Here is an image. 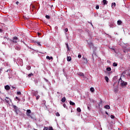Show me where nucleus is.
I'll use <instances>...</instances> for the list:
<instances>
[{
  "mask_svg": "<svg viewBox=\"0 0 130 130\" xmlns=\"http://www.w3.org/2000/svg\"><path fill=\"white\" fill-rule=\"evenodd\" d=\"M13 108L15 109V112L16 113V115H18V114L19 115H22V112L18 109V107L17 106L14 105Z\"/></svg>",
  "mask_w": 130,
  "mask_h": 130,
  "instance_id": "nucleus-1",
  "label": "nucleus"
},
{
  "mask_svg": "<svg viewBox=\"0 0 130 130\" xmlns=\"http://www.w3.org/2000/svg\"><path fill=\"white\" fill-rule=\"evenodd\" d=\"M119 84L120 83L121 86H126V82H125L124 81L121 80V78H120L119 79Z\"/></svg>",
  "mask_w": 130,
  "mask_h": 130,
  "instance_id": "nucleus-2",
  "label": "nucleus"
},
{
  "mask_svg": "<svg viewBox=\"0 0 130 130\" xmlns=\"http://www.w3.org/2000/svg\"><path fill=\"white\" fill-rule=\"evenodd\" d=\"M18 39H19L18 38V37H14L13 39H12V41L13 42H14V43H17V40H18Z\"/></svg>",
  "mask_w": 130,
  "mask_h": 130,
  "instance_id": "nucleus-3",
  "label": "nucleus"
},
{
  "mask_svg": "<svg viewBox=\"0 0 130 130\" xmlns=\"http://www.w3.org/2000/svg\"><path fill=\"white\" fill-rule=\"evenodd\" d=\"M30 113H31V110H26V114L27 116H31L30 115Z\"/></svg>",
  "mask_w": 130,
  "mask_h": 130,
  "instance_id": "nucleus-4",
  "label": "nucleus"
},
{
  "mask_svg": "<svg viewBox=\"0 0 130 130\" xmlns=\"http://www.w3.org/2000/svg\"><path fill=\"white\" fill-rule=\"evenodd\" d=\"M5 101L6 102H7V103H8V104H10V99L9 98L6 97L5 99Z\"/></svg>",
  "mask_w": 130,
  "mask_h": 130,
  "instance_id": "nucleus-5",
  "label": "nucleus"
},
{
  "mask_svg": "<svg viewBox=\"0 0 130 130\" xmlns=\"http://www.w3.org/2000/svg\"><path fill=\"white\" fill-rule=\"evenodd\" d=\"M78 76H80V77H85V75H84V73L82 72H80L78 73Z\"/></svg>",
  "mask_w": 130,
  "mask_h": 130,
  "instance_id": "nucleus-6",
  "label": "nucleus"
},
{
  "mask_svg": "<svg viewBox=\"0 0 130 130\" xmlns=\"http://www.w3.org/2000/svg\"><path fill=\"white\" fill-rule=\"evenodd\" d=\"M5 89L6 90H10V89H11V87H10V86H9V85H6L5 86Z\"/></svg>",
  "mask_w": 130,
  "mask_h": 130,
  "instance_id": "nucleus-7",
  "label": "nucleus"
},
{
  "mask_svg": "<svg viewBox=\"0 0 130 130\" xmlns=\"http://www.w3.org/2000/svg\"><path fill=\"white\" fill-rule=\"evenodd\" d=\"M88 44L89 45V46H90V47H93V46H94V44L91 42L88 43Z\"/></svg>",
  "mask_w": 130,
  "mask_h": 130,
  "instance_id": "nucleus-8",
  "label": "nucleus"
},
{
  "mask_svg": "<svg viewBox=\"0 0 130 130\" xmlns=\"http://www.w3.org/2000/svg\"><path fill=\"white\" fill-rule=\"evenodd\" d=\"M15 49L16 50H20L21 49V47H20V46H16L15 47Z\"/></svg>",
  "mask_w": 130,
  "mask_h": 130,
  "instance_id": "nucleus-9",
  "label": "nucleus"
},
{
  "mask_svg": "<svg viewBox=\"0 0 130 130\" xmlns=\"http://www.w3.org/2000/svg\"><path fill=\"white\" fill-rule=\"evenodd\" d=\"M46 58L47 59H49V60H50V59H53L52 56L50 57L49 56H47Z\"/></svg>",
  "mask_w": 130,
  "mask_h": 130,
  "instance_id": "nucleus-10",
  "label": "nucleus"
},
{
  "mask_svg": "<svg viewBox=\"0 0 130 130\" xmlns=\"http://www.w3.org/2000/svg\"><path fill=\"white\" fill-rule=\"evenodd\" d=\"M104 108L106 109H110V106L109 105H106L104 106Z\"/></svg>",
  "mask_w": 130,
  "mask_h": 130,
  "instance_id": "nucleus-11",
  "label": "nucleus"
},
{
  "mask_svg": "<svg viewBox=\"0 0 130 130\" xmlns=\"http://www.w3.org/2000/svg\"><path fill=\"white\" fill-rule=\"evenodd\" d=\"M122 24V21L121 20H118L117 21V25H121Z\"/></svg>",
  "mask_w": 130,
  "mask_h": 130,
  "instance_id": "nucleus-12",
  "label": "nucleus"
},
{
  "mask_svg": "<svg viewBox=\"0 0 130 130\" xmlns=\"http://www.w3.org/2000/svg\"><path fill=\"white\" fill-rule=\"evenodd\" d=\"M67 60L68 61H71V60H72V57L67 56Z\"/></svg>",
  "mask_w": 130,
  "mask_h": 130,
  "instance_id": "nucleus-13",
  "label": "nucleus"
},
{
  "mask_svg": "<svg viewBox=\"0 0 130 130\" xmlns=\"http://www.w3.org/2000/svg\"><path fill=\"white\" fill-rule=\"evenodd\" d=\"M105 80L107 82V83H108V82H109V78H108V77L106 76L105 77Z\"/></svg>",
  "mask_w": 130,
  "mask_h": 130,
  "instance_id": "nucleus-14",
  "label": "nucleus"
},
{
  "mask_svg": "<svg viewBox=\"0 0 130 130\" xmlns=\"http://www.w3.org/2000/svg\"><path fill=\"white\" fill-rule=\"evenodd\" d=\"M35 43H37V44H38V45H39V46H41V44H40V42L37 41H36L35 42Z\"/></svg>",
  "mask_w": 130,
  "mask_h": 130,
  "instance_id": "nucleus-15",
  "label": "nucleus"
},
{
  "mask_svg": "<svg viewBox=\"0 0 130 130\" xmlns=\"http://www.w3.org/2000/svg\"><path fill=\"white\" fill-rule=\"evenodd\" d=\"M61 102H62L63 103H64V102H66V98H62L61 99Z\"/></svg>",
  "mask_w": 130,
  "mask_h": 130,
  "instance_id": "nucleus-16",
  "label": "nucleus"
},
{
  "mask_svg": "<svg viewBox=\"0 0 130 130\" xmlns=\"http://www.w3.org/2000/svg\"><path fill=\"white\" fill-rule=\"evenodd\" d=\"M103 4H104V5H107V1H106V0H103Z\"/></svg>",
  "mask_w": 130,
  "mask_h": 130,
  "instance_id": "nucleus-17",
  "label": "nucleus"
},
{
  "mask_svg": "<svg viewBox=\"0 0 130 130\" xmlns=\"http://www.w3.org/2000/svg\"><path fill=\"white\" fill-rule=\"evenodd\" d=\"M70 105H72L73 106H74V105H75V103H74L72 101H70Z\"/></svg>",
  "mask_w": 130,
  "mask_h": 130,
  "instance_id": "nucleus-18",
  "label": "nucleus"
},
{
  "mask_svg": "<svg viewBox=\"0 0 130 130\" xmlns=\"http://www.w3.org/2000/svg\"><path fill=\"white\" fill-rule=\"evenodd\" d=\"M83 59L84 60V63H87L88 62V60H87V58H83Z\"/></svg>",
  "mask_w": 130,
  "mask_h": 130,
  "instance_id": "nucleus-19",
  "label": "nucleus"
},
{
  "mask_svg": "<svg viewBox=\"0 0 130 130\" xmlns=\"http://www.w3.org/2000/svg\"><path fill=\"white\" fill-rule=\"evenodd\" d=\"M90 90L91 92H92L95 91V89H94L93 87H91V88H90Z\"/></svg>",
  "mask_w": 130,
  "mask_h": 130,
  "instance_id": "nucleus-20",
  "label": "nucleus"
},
{
  "mask_svg": "<svg viewBox=\"0 0 130 130\" xmlns=\"http://www.w3.org/2000/svg\"><path fill=\"white\" fill-rule=\"evenodd\" d=\"M77 111H78V112H81L82 110H81L80 108H77Z\"/></svg>",
  "mask_w": 130,
  "mask_h": 130,
  "instance_id": "nucleus-21",
  "label": "nucleus"
},
{
  "mask_svg": "<svg viewBox=\"0 0 130 130\" xmlns=\"http://www.w3.org/2000/svg\"><path fill=\"white\" fill-rule=\"evenodd\" d=\"M26 70H27L28 71H30V70H31V66H27L26 67Z\"/></svg>",
  "mask_w": 130,
  "mask_h": 130,
  "instance_id": "nucleus-22",
  "label": "nucleus"
},
{
  "mask_svg": "<svg viewBox=\"0 0 130 130\" xmlns=\"http://www.w3.org/2000/svg\"><path fill=\"white\" fill-rule=\"evenodd\" d=\"M116 5V4H115V3H112V8H115Z\"/></svg>",
  "mask_w": 130,
  "mask_h": 130,
  "instance_id": "nucleus-23",
  "label": "nucleus"
},
{
  "mask_svg": "<svg viewBox=\"0 0 130 130\" xmlns=\"http://www.w3.org/2000/svg\"><path fill=\"white\" fill-rule=\"evenodd\" d=\"M107 71L108 72H110V71H111V68L110 67H108V68H107Z\"/></svg>",
  "mask_w": 130,
  "mask_h": 130,
  "instance_id": "nucleus-24",
  "label": "nucleus"
},
{
  "mask_svg": "<svg viewBox=\"0 0 130 130\" xmlns=\"http://www.w3.org/2000/svg\"><path fill=\"white\" fill-rule=\"evenodd\" d=\"M117 66V63L116 62H114L113 63V67H116Z\"/></svg>",
  "mask_w": 130,
  "mask_h": 130,
  "instance_id": "nucleus-25",
  "label": "nucleus"
},
{
  "mask_svg": "<svg viewBox=\"0 0 130 130\" xmlns=\"http://www.w3.org/2000/svg\"><path fill=\"white\" fill-rule=\"evenodd\" d=\"M110 117H111V118H112V119H113L114 118H115V116L114 115H111Z\"/></svg>",
  "mask_w": 130,
  "mask_h": 130,
  "instance_id": "nucleus-26",
  "label": "nucleus"
},
{
  "mask_svg": "<svg viewBox=\"0 0 130 130\" xmlns=\"http://www.w3.org/2000/svg\"><path fill=\"white\" fill-rule=\"evenodd\" d=\"M48 128V130H53V128H52V127L51 126H49Z\"/></svg>",
  "mask_w": 130,
  "mask_h": 130,
  "instance_id": "nucleus-27",
  "label": "nucleus"
},
{
  "mask_svg": "<svg viewBox=\"0 0 130 130\" xmlns=\"http://www.w3.org/2000/svg\"><path fill=\"white\" fill-rule=\"evenodd\" d=\"M28 76L29 77H32V76H34V75L32 73H30V74H29Z\"/></svg>",
  "mask_w": 130,
  "mask_h": 130,
  "instance_id": "nucleus-28",
  "label": "nucleus"
},
{
  "mask_svg": "<svg viewBox=\"0 0 130 130\" xmlns=\"http://www.w3.org/2000/svg\"><path fill=\"white\" fill-rule=\"evenodd\" d=\"M56 116H60V115L59 114V113L57 112V113H56Z\"/></svg>",
  "mask_w": 130,
  "mask_h": 130,
  "instance_id": "nucleus-29",
  "label": "nucleus"
},
{
  "mask_svg": "<svg viewBox=\"0 0 130 130\" xmlns=\"http://www.w3.org/2000/svg\"><path fill=\"white\" fill-rule=\"evenodd\" d=\"M43 130H48V127H46V126H45V127H44Z\"/></svg>",
  "mask_w": 130,
  "mask_h": 130,
  "instance_id": "nucleus-30",
  "label": "nucleus"
},
{
  "mask_svg": "<svg viewBox=\"0 0 130 130\" xmlns=\"http://www.w3.org/2000/svg\"><path fill=\"white\" fill-rule=\"evenodd\" d=\"M46 19H50V16H49V15H46Z\"/></svg>",
  "mask_w": 130,
  "mask_h": 130,
  "instance_id": "nucleus-31",
  "label": "nucleus"
},
{
  "mask_svg": "<svg viewBox=\"0 0 130 130\" xmlns=\"http://www.w3.org/2000/svg\"><path fill=\"white\" fill-rule=\"evenodd\" d=\"M17 95H21V92L20 91H17Z\"/></svg>",
  "mask_w": 130,
  "mask_h": 130,
  "instance_id": "nucleus-32",
  "label": "nucleus"
},
{
  "mask_svg": "<svg viewBox=\"0 0 130 130\" xmlns=\"http://www.w3.org/2000/svg\"><path fill=\"white\" fill-rule=\"evenodd\" d=\"M15 99H17V100H18V101H20V98H19L18 96H16Z\"/></svg>",
  "mask_w": 130,
  "mask_h": 130,
  "instance_id": "nucleus-33",
  "label": "nucleus"
},
{
  "mask_svg": "<svg viewBox=\"0 0 130 130\" xmlns=\"http://www.w3.org/2000/svg\"><path fill=\"white\" fill-rule=\"evenodd\" d=\"M95 9H96V10H99V5H97L95 7Z\"/></svg>",
  "mask_w": 130,
  "mask_h": 130,
  "instance_id": "nucleus-34",
  "label": "nucleus"
},
{
  "mask_svg": "<svg viewBox=\"0 0 130 130\" xmlns=\"http://www.w3.org/2000/svg\"><path fill=\"white\" fill-rule=\"evenodd\" d=\"M78 57L79 58H81V57H82V55L81 54H79L78 56Z\"/></svg>",
  "mask_w": 130,
  "mask_h": 130,
  "instance_id": "nucleus-35",
  "label": "nucleus"
},
{
  "mask_svg": "<svg viewBox=\"0 0 130 130\" xmlns=\"http://www.w3.org/2000/svg\"><path fill=\"white\" fill-rule=\"evenodd\" d=\"M63 106L64 108H67V105H66V104H64L63 105Z\"/></svg>",
  "mask_w": 130,
  "mask_h": 130,
  "instance_id": "nucleus-36",
  "label": "nucleus"
},
{
  "mask_svg": "<svg viewBox=\"0 0 130 130\" xmlns=\"http://www.w3.org/2000/svg\"><path fill=\"white\" fill-rule=\"evenodd\" d=\"M40 97V96H37V98H36V100H38V99H39V98Z\"/></svg>",
  "mask_w": 130,
  "mask_h": 130,
  "instance_id": "nucleus-37",
  "label": "nucleus"
},
{
  "mask_svg": "<svg viewBox=\"0 0 130 130\" xmlns=\"http://www.w3.org/2000/svg\"><path fill=\"white\" fill-rule=\"evenodd\" d=\"M64 31H65V32H68V28H65Z\"/></svg>",
  "mask_w": 130,
  "mask_h": 130,
  "instance_id": "nucleus-38",
  "label": "nucleus"
},
{
  "mask_svg": "<svg viewBox=\"0 0 130 130\" xmlns=\"http://www.w3.org/2000/svg\"><path fill=\"white\" fill-rule=\"evenodd\" d=\"M66 47L67 48H69V44H66Z\"/></svg>",
  "mask_w": 130,
  "mask_h": 130,
  "instance_id": "nucleus-39",
  "label": "nucleus"
},
{
  "mask_svg": "<svg viewBox=\"0 0 130 130\" xmlns=\"http://www.w3.org/2000/svg\"><path fill=\"white\" fill-rule=\"evenodd\" d=\"M38 36H40L41 35V34L40 32H38Z\"/></svg>",
  "mask_w": 130,
  "mask_h": 130,
  "instance_id": "nucleus-40",
  "label": "nucleus"
},
{
  "mask_svg": "<svg viewBox=\"0 0 130 130\" xmlns=\"http://www.w3.org/2000/svg\"><path fill=\"white\" fill-rule=\"evenodd\" d=\"M16 4L18 5L20 4V2H16Z\"/></svg>",
  "mask_w": 130,
  "mask_h": 130,
  "instance_id": "nucleus-41",
  "label": "nucleus"
},
{
  "mask_svg": "<svg viewBox=\"0 0 130 130\" xmlns=\"http://www.w3.org/2000/svg\"><path fill=\"white\" fill-rule=\"evenodd\" d=\"M2 32H3V29L0 28V33H2Z\"/></svg>",
  "mask_w": 130,
  "mask_h": 130,
  "instance_id": "nucleus-42",
  "label": "nucleus"
},
{
  "mask_svg": "<svg viewBox=\"0 0 130 130\" xmlns=\"http://www.w3.org/2000/svg\"><path fill=\"white\" fill-rule=\"evenodd\" d=\"M67 49H68V51L71 50V49H70V48H69H69H67Z\"/></svg>",
  "mask_w": 130,
  "mask_h": 130,
  "instance_id": "nucleus-43",
  "label": "nucleus"
},
{
  "mask_svg": "<svg viewBox=\"0 0 130 130\" xmlns=\"http://www.w3.org/2000/svg\"><path fill=\"white\" fill-rule=\"evenodd\" d=\"M112 50H113L114 51H115V49H114V48H112Z\"/></svg>",
  "mask_w": 130,
  "mask_h": 130,
  "instance_id": "nucleus-44",
  "label": "nucleus"
},
{
  "mask_svg": "<svg viewBox=\"0 0 130 130\" xmlns=\"http://www.w3.org/2000/svg\"><path fill=\"white\" fill-rule=\"evenodd\" d=\"M106 114H107V115H108V113H107V112H106Z\"/></svg>",
  "mask_w": 130,
  "mask_h": 130,
  "instance_id": "nucleus-45",
  "label": "nucleus"
},
{
  "mask_svg": "<svg viewBox=\"0 0 130 130\" xmlns=\"http://www.w3.org/2000/svg\"><path fill=\"white\" fill-rule=\"evenodd\" d=\"M88 109H90V108L89 107H87Z\"/></svg>",
  "mask_w": 130,
  "mask_h": 130,
  "instance_id": "nucleus-46",
  "label": "nucleus"
},
{
  "mask_svg": "<svg viewBox=\"0 0 130 130\" xmlns=\"http://www.w3.org/2000/svg\"><path fill=\"white\" fill-rule=\"evenodd\" d=\"M123 74H125V71L123 72Z\"/></svg>",
  "mask_w": 130,
  "mask_h": 130,
  "instance_id": "nucleus-47",
  "label": "nucleus"
},
{
  "mask_svg": "<svg viewBox=\"0 0 130 130\" xmlns=\"http://www.w3.org/2000/svg\"><path fill=\"white\" fill-rule=\"evenodd\" d=\"M128 76H129V77H130V74H129V73L128 74Z\"/></svg>",
  "mask_w": 130,
  "mask_h": 130,
  "instance_id": "nucleus-48",
  "label": "nucleus"
},
{
  "mask_svg": "<svg viewBox=\"0 0 130 130\" xmlns=\"http://www.w3.org/2000/svg\"><path fill=\"white\" fill-rule=\"evenodd\" d=\"M124 52L125 53V51H124Z\"/></svg>",
  "mask_w": 130,
  "mask_h": 130,
  "instance_id": "nucleus-49",
  "label": "nucleus"
},
{
  "mask_svg": "<svg viewBox=\"0 0 130 130\" xmlns=\"http://www.w3.org/2000/svg\"><path fill=\"white\" fill-rule=\"evenodd\" d=\"M1 93V91H0V93Z\"/></svg>",
  "mask_w": 130,
  "mask_h": 130,
  "instance_id": "nucleus-50",
  "label": "nucleus"
}]
</instances>
